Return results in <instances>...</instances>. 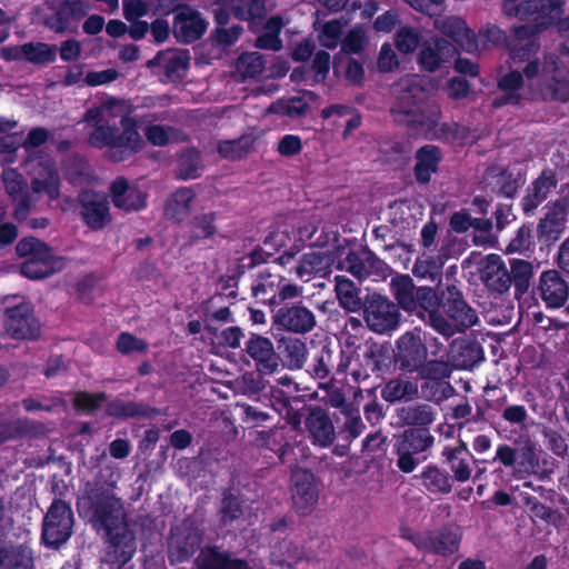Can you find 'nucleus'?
<instances>
[{"label":"nucleus","instance_id":"1","mask_svg":"<svg viewBox=\"0 0 569 569\" xmlns=\"http://www.w3.org/2000/svg\"><path fill=\"white\" fill-rule=\"evenodd\" d=\"M83 121L94 127L88 137V143L94 148H110L111 157L121 161L138 152L143 140L129 118L124 102L109 98L99 106L89 108Z\"/></svg>","mask_w":569,"mask_h":569},{"label":"nucleus","instance_id":"2","mask_svg":"<svg viewBox=\"0 0 569 569\" xmlns=\"http://www.w3.org/2000/svg\"><path fill=\"white\" fill-rule=\"evenodd\" d=\"M427 80L417 74L407 76L395 86L396 101L392 112L396 120L416 127L430 138L450 140L455 138L458 127L440 123L439 106L429 102L430 92Z\"/></svg>","mask_w":569,"mask_h":569},{"label":"nucleus","instance_id":"3","mask_svg":"<svg viewBox=\"0 0 569 569\" xmlns=\"http://www.w3.org/2000/svg\"><path fill=\"white\" fill-rule=\"evenodd\" d=\"M90 521L107 535L103 562L121 569L136 551L134 536L127 525L123 503L111 490H99L89 497Z\"/></svg>","mask_w":569,"mask_h":569},{"label":"nucleus","instance_id":"4","mask_svg":"<svg viewBox=\"0 0 569 569\" xmlns=\"http://www.w3.org/2000/svg\"><path fill=\"white\" fill-rule=\"evenodd\" d=\"M443 315L431 316V327L445 337H452L456 332L462 331L478 322L477 312L462 299L461 293L449 287L443 295Z\"/></svg>","mask_w":569,"mask_h":569},{"label":"nucleus","instance_id":"5","mask_svg":"<svg viewBox=\"0 0 569 569\" xmlns=\"http://www.w3.org/2000/svg\"><path fill=\"white\" fill-rule=\"evenodd\" d=\"M527 79L539 76L537 93L542 99L568 101L569 81L562 76L557 57L548 54L541 66L539 61H530L523 69Z\"/></svg>","mask_w":569,"mask_h":569},{"label":"nucleus","instance_id":"6","mask_svg":"<svg viewBox=\"0 0 569 569\" xmlns=\"http://www.w3.org/2000/svg\"><path fill=\"white\" fill-rule=\"evenodd\" d=\"M513 448L508 445H500L497 448L496 460L505 467L513 468L517 475H533L539 468V456L541 450L533 440L528 437L519 438Z\"/></svg>","mask_w":569,"mask_h":569},{"label":"nucleus","instance_id":"7","mask_svg":"<svg viewBox=\"0 0 569 569\" xmlns=\"http://www.w3.org/2000/svg\"><path fill=\"white\" fill-rule=\"evenodd\" d=\"M560 0H506L503 10L508 16L532 19L538 29L543 28L562 13Z\"/></svg>","mask_w":569,"mask_h":569},{"label":"nucleus","instance_id":"8","mask_svg":"<svg viewBox=\"0 0 569 569\" xmlns=\"http://www.w3.org/2000/svg\"><path fill=\"white\" fill-rule=\"evenodd\" d=\"M427 358L426 335L421 329L415 328L399 337L396 343L395 362L400 370L416 372Z\"/></svg>","mask_w":569,"mask_h":569},{"label":"nucleus","instance_id":"9","mask_svg":"<svg viewBox=\"0 0 569 569\" xmlns=\"http://www.w3.org/2000/svg\"><path fill=\"white\" fill-rule=\"evenodd\" d=\"M73 525L72 512L69 506L56 500L43 520L42 541L48 546H59L71 536Z\"/></svg>","mask_w":569,"mask_h":569},{"label":"nucleus","instance_id":"10","mask_svg":"<svg viewBox=\"0 0 569 569\" xmlns=\"http://www.w3.org/2000/svg\"><path fill=\"white\" fill-rule=\"evenodd\" d=\"M365 320L372 331L385 333L398 326L399 311L387 298L372 295L366 302Z\"/></svg>","mask_w":569,"mask_h":569},{"label":"nucleus","instance_id":"11","mask_svg":"<svg viewBox=\"0 0 569 569\" xmlns=\"http://www.w3.org/2000/svg\"><path fill=\"white\" fill-rule=\"evenodd\" d=\"M81 217L92 230H101L111 222L108 199L102 193L86 191L80 196Z\"/></svg>","mask_w":569,"mask_h":569},{"label":"nucleus","instance_id":"12","mask_svg":"<svg viewBox=\"0 0 569 569\" xmlns=\"http://www.w3.org/2000/svg\"><path fill=\"white\" fill-rule=\"evenodd\" d=\"M207 27L208 22L198 11L184 7L174 16L172 32L177 41L190 43L201 38Z\"/></svg>","mask_w":569,"mask_h":569},{"label":"nucleus","instance_id":"13","mask_svg":"<svg viewBox=\"0 0 569 569\" xmlns=\"http://www.w3.org/2000/svg\"><path fill=\"white\" fill-rule=\"evenodd\" d=\"M461 536L459 527H447L440 531L419 537L416 545L421 550L449 556L458 551Z\"/></svg>","mask_w":569,"mask_h":569},{"label":"nucleus","instance_id":"14","mask_svg":"<svg viewBox=\"0 0 569 569\" xmlns=\"http://www.w3.org/2000/svg\"><path fill=\"white\" fill-rule=\"evenodd\" d=\"M479 274L485 286L492 292L503 293L511 284V276L499 254H488L479 263Z\"/></svg>","mask_w":569,"mask_h":569},{"label":"nucleus","instance_id":"15","mask_svg":"<svg viewBox=\"0 0 569 569\" xmlns=\"http://www.w3.org/2000/svg\"><path fill=\"white\" fill-rule=\"evenodd\" d=\"M33 323L32 309L28 303H19L6 309L4 328L13 339H34Z\"/></svg>","mask_w":569,"mask_h":569},{"label":"nucleus","instance_id":"16","mask_svg":"<svg viewBox=\"0 0 569 569\" xmlns=\"http://www.w3.org/2000/svg\"><path fill=\"white\" fill-rule=\"evenodd\" d=\"M538 290L549 308L562 307L569 297V283L557 270H547L540 274Z\"/></svg>","mask_w":569,"mask_h":569},{"label":"nucleus","instance_id":"17","mask_svg":"<svg viewBox=\"0 0 569 569\" xmlns=\"http://www.w3.org/2000/svg\"><path fill=\"white\" fill-rule=\"evenodd\" d=\"M19 403L0 405V445L27 436L32 425L18 415Z\"/></svg>","mask_w":569,"mask_h":569},{"label":"nucleus","instance_id":"18","mask_svg":"<svg viewBox=\"0 0 569 569\" xmlns=\"http://www.w3.org/2000/svg\"><path fill=\"white\" fill-rule=\"evenodd\" d=\"M110 196L114 207L124 211H138L146 207V192L123 178H117L112 182Z\"/></svg>","mask_w":569,"mask_h":569},{"label":"nucleus","instance_id":"19","mask_svg":"<svg viewBox=\"0 0 569 569\" xmlns=\"http://www.w3.org/2000/svg\"><path fill=\"white\" fill-rule=\"evenodd\" d=\"M292 500L298 511H309L318 500V490L312 473L306 470H296L291 477Z\"/></svg>","mask_w":569,"mask_h":569},{"label":"nucleus","instance_id":"20","mask_svg":"<svg viewBox=\"0 0 569 569\" xmlns=\"http://www.w3.org/2000/svg\"><path fill=\"white\" fill-rule=\"evenodd\" d=\"M274 322L283 329L305 333L310 331L316 325V318L312 311L302 306L281 308L274 316Z\"/></svg>","mask_w":569,"mask_h":569},{"label":"nucleus","instance_id":"21","mask_svg":"<svg viewBox=\"0 0 569 569\" xmlns=\"http://www.w3.org/2000/svg\"><path fill=\"white\" fill-rule=\"evenodd\" d=\"M2 180L7 193L17 202L16 217L26 218L30 209V198L26 179L17 169L9 168L3 170Z\"/></svg>","mask_w":569,"mask_h":569},{"label":"nucleus","instance_id":"22","mask_svg":"<svg viewBox=\"0 0 569 569\" xmlns=\"http://www.w3.org/2000/svg\"><path fill=\"white\" fill-rule=\"evenodd\" d=\"M306 427L316 445L328 447L336 439L332 421L322 408L316 407L310 411L306 419Z\"/></svg>","mask_w":569,"mask_h":569},{"label":"nucleus","instance_id":"23","mask_svg":"<svg viewBox=\"0 0 569 569\" xmlns=\"http://www.w3.org/2000/svg\"><path fill=\"white\" fill-rule=\"evenodd\" d=\"M435 27L453 39L463 50L468 52L477 50L478 44L475 34L462 19L458 17L440 18L435 21Z\"/></svg>","mask_w":569,"mask_h":569},{"label":"nucleus","instance_id":"24","mask_svg":"<svg viewBox=\"0 0 569 569\" xmlns=\"http://www.w3.org/2000/svg\"><path fill=\"white\" fill-rule=\"evenodd\" d=\"M247 352L257 361L259 371L272 373L278 368L273 345L268 338L253 336L247 345Z\"/></svg>","mask_w":569,"mask_h":569},{"label":"nucleus","instance_id":"25","mask_svg":"<svg viewBox=\"0 0 569 569\" xmlns=\"http://www.w3.org/2000/svg\"><path fill=\"white\" fill-rule=\"evenodd\" d=\"M442 456L457 481L466 482L470 479L472 468L469 461V450L463 441H460L456 447H446Z\"/></svg>","mask_w":569,"mask_h":569},{"label":"nucleus","instance_id":"26","mask_svg":"<svg viewBox=\"0 0 569 569\" xmlns=\"http://www.w3.org/2000/svg\"><path fill=\"white\" fill-rule=\"evenodd\" d=\"M154 62L163 68L169 79L176 80L184 76L189 67L190 56L187 50H168L160 52L154 58Z\"/></svg>","mask_w":569,"mask_h":569},{"label":"nucleus","instance_id":"27","mask_svg":"<svg viewBox=\"0 0 569 569\" xmlns=\"http://www.w3.org/2000/svg\"><path fill=\"white\" fill-rule=\"evenodd\" d=\"M419 393L416 379L398 377L389 380L381 390V397L388 402L412 400Z\"/></svg>","mask_w":569,"mask_h":569},{"label":"nucleus","instance_id":"28","mask_svg":"<svg viewBox=\"0 0 569 569\" xmlns=\"http://www.w3.org/2000/svg\"><path fill=\"white\" fill-rule=\"evenodd\" d=\"M196 569H250L239 559H231L228 555L214 548H208L200 552L196 559Z\"/></svg>","mask_w":569,"mask_h":569},{"label":"nucleus","instance_id":"29","mask_svg":"<svg viewBox=\"0 0 569 569\" xmlns=\"http://www.w3.org/2000/svg\"><path fill=\"white\" fill-rule=\"evenodd\" d=\"M199 532H190L187 536L176 531L169 542V557L172 562H181L189 558L200 546Z\"/></svg>","mask_w":569,"mask_h":569},{"label":"nucleus","instance_id":"30","mask_svg":"<svg viewBox=\"0 0 569 569\" xmlns=\"http://www.w3.org/2000/svg\"><path fill=\"white\" fill-rule=\"evenodd\" d=\"M0 136V153L7 154V161L13 162L17 150L24 146L29 152V158L32 157L36 149V127L31 128L24 139L23 133H7Z\"/></svg>","mask_w":569,"mask_h":569},{"label":"nucleus","instance_id":"31","mask_svg":"<svg viewBox=\"0 0 569 569\" xmlns=\"http://www.w3.org/2000/svg\"><path fill=\"white\" fill-rule=\"evenodd\" d=\"M567 206L559 201L552 204L539 223V230L547 240H556L565 229Z\"/></svg>","mask_w":569,"mask_h":569},{"label":"nucleus","instance_id":"32","mask_svg":"<svg viewBox=\"0 0 569 569\" xmlns=\"http://www.w3.org/2000/svg\"><path fill=\"white\" fill-rule=\"evenodd\" d=\"M390 290L398 305L406 311L417 309V290L409 276H397L391 279Z\"/></svg>","mask_w":569,"mask_h":569},{"label":"nucleus","instance_id":"33","mask_svg":"<svg viewBox=\"0 0 569 569\" xmlns=\"http://www.w3.org/2000/svg\"><path fill=\"white\" fill-rule=\"evenodd\" d=\"M440 160L439 149L435 146H425L417 151V163L415 174L418 181L428 182L433 172L437 171Z\"/></svg>","mask_w":569,"mask_h":569},{"label":"nucleus","instance_id":"34","mask_svg":"<svg viewBox=\"0 0 569 569\" xmlns=\"http://www.w3.org/2000/svg\"><path fill=\"white\" fill-rule=\"evenodd\" d=\"M194 193L189 188H181L170 196L166 202V216L180 221L188 217L191 210Z\"/></svg>","mask_w":569,"mask_h":569},{"label":"nucleus","instance_id":"35","mask_svg":"<svg viewBox=\"0 0 569 569\" xmlns=\"http://www.w3.org/2000/svg\"><path fill=\"white\" fill-rule=\"evenodd\" d=\"M485 180L492 188L493 191L502 193L507 197H512L522 180L519 176L512 177L511 173L503 171L499 168H491L486 172Z\"/></svg>","mask_w":569,"mask_h":569},{"label":"nucleus","instance_id":"36","mask_svg":"<svg viewBox=\"0 0 569 569\" xmlns=\"http://www.w3.org/2000/svg\"><path fill=\"white\" fill-rule=\"evenodd\" d=\"M455 47L447 40H437L435 48H425L420 53V62L429 71L436 70L442 62L453 57Z\"/></svg>","mask_w":569,"mask_h":569},{"label":"nucleus","instance_id":"37","mask_svg":"<svg viewBox=\"0 0 569 569\" xmlns=\"http://www.w3.org/2000/svg\"><path fill=\"white\" fill-rule=\"evenodd\" d=\"M256 141L257 138L248 133L234 140L219 142L217 150L226 159L238 160L253 151Z\"/></svg>","mask_w":569,"mask_h":569},{"label":"nucleus","instance_id":"38","mask_svg":"<svg viewBox=\"0 0 569 569\" xmlns=\"http://www.w3.org/2000/svg\"><path fill=\"white\" fill-rule=\"evenodd\" d=\"M556 187V180L551 173H542L528 189L523 198V208L531 211L537 208Z\"/></svg>","mask_w":569,"mask_h":569},{"label":"nucleus","instance_id":"39","mask_svg":"<svg viewBox=\"0 0 569 569\" xmlns=\"http://www.w3.org/2000/svg\"><path fill=\"white\" fill-rule=\"evenodd\" d=\"M433 442L432 436L425 429H411L406 431L398 442L397 451L420 453L427 450Z\"/></svg>","mask_w":569,"mask_h":569},{"label":"nucleus","instance_id":"40","mask_svg":"<svg viewBox=\"0 0 569 569\" xmlns=\"http://www.w3.org/2000/svg\"><path fill=\"white\" fill-rule=\"evenodd\" d=\"M331 259L321 251H310L302 256L296 268L299 278L309 281L311 276L326 270Z\"/></svg>","mask_w":569,"mask_h":569},{"label":"nucleus","instance_id":"41","mask_svg":"<svg viewBox=\"0 0 569 569\" xmlns=\"http://www.w3.org/2000/svg\"><path fill=\"white\" fill-rule=\"evenodd\" d=\"M522 76L518 71H511L503 76L499 81V88L503 96L493 101V106L517 104L520 101L518 90L522 87Z\"/></svg>","mask_w":569,"mask_h":569},{"label":"nucleus","instance_id":"42","mask_svg":"<svg viewBox=\"0 0 569 569\" xmlns=\"http://www.w3.org/2000/svg\"><path fill=\"white\" fill-rule=\"evenodd\" d=\"M336 293L340 306L351 312L358 311L361 308V300L359 297L358 289L355 283L343 277H336Z\"/></svg>","mask_w":569,"mask_h":569},{"label":"nucleus","instance_id":"43","mask_svg":"<svg viewBox=\"0 0 569 569\" xmlns=\"http://www.w3.org/2000/svg\"><path fill=\"white\" fill-rule=\"evenodd\" d=\"M64 259L44 243L38 242V279L46 278L62 270Z\"/></svg>","mask_w":569,"mask_h":569},{"label":"nucleus","instance_id":"44","mask_svg":"<svg viewBox=\"0 0 569 569\" xmlns=\"http://www.w3.org/2000/svg\"><path fill=\"white\" fill-rule=\"evenodd\" d=\"M41 193L50 199H57L59 196V176L49 160L38 163V197Z\"/></svg>","mask_w":569,"mask_h":569},{"label":"nucleus","instance_id":"45","mask_svg":"<svg viewBox=\"0 0 569 569\" xmlns=\"http://www.w3.org/2000/svg\"><path fill=\"white\" fill-rule=\"evenodd\" d=\"M108 415L128 418V417H151L157 413L156 409H152L143 403H137L132 401L114 400L109 403L107 409Z\"/></svg>","mask_w":569,"mask_h":569},{"label":"nucleus","instance_id":"46","mask_svg":"<svg viewBox=\"0 0 569 569\" xmlns=\"http://www.w3.org/2000/svg\"><path fill=\"white\" fill-rule=\"evenodd\" d=\"M308 108L309 106L303 97H291L274 101L268 108V112L296 119L305 116Z\"/></svg>","mask_w":569,"mask_h":569},{"label":"nucleus","instance_id":"47","mask_svg":"<svg viewBox=\"0 0 569 569\" xmlns=\"http://www.w3.org/2000/svg\"><path fill=\"white\" fill-rule=\"evenodd\" d=\"M236 16L252 23L260 22L266 12L263 0H229Z\"/></svg>","mask_w":569,"mask_h":569},{"label":"nucleus","instance_id":"48","mask_svg":"<svg viewBox=\"0 0 569 569\" xmlns=\"http://www.w3.org/2000/svg\"><path fill=\"white\" fill-rule=\"evenodd\" d=\"M422 485L433 493L449 492L451 489L450 478L437 467L428 466L420 475Z\"/></svg>","mask_w":569,"mask_h":569},{"label":"nucleus","instance_id":"49","mask_svg":"<svg viewBox=\"0 0 569 569\" xmlns=\"http://www.w3.org/2000/svg\"><path fill=\"white\" fill-rule=\"evenodd\" d=\"M402 421L411 426H427L435 420V415L430 406L418 405L403 408L400 411Z\"/></svg>","mask_w":569,"mask_h":569},{"label":"nucleus","instance_id":"50","mask_svg":"<svg viewBox=\"0 0 569 569\" xmlns=\"http://www.w3.org/2000/svg\"><path fill=\"white\" fill-rule=\"evenodd\" d=\"M318 30L319 43L328 49H335L342 36L343 24L335 19L321 24Z\"/></svg>","mask_w":569,"mask_h":569},{"label":"nucleus","instance_id":"51","mask_svg":"<svg viewBox=\"0 0 569 569\" xmlns=\"http://www.w3.org/2000/svg\"><path fill=\"white\" fill-rule=\"evenodd\" d=\"M284 356L290 368H302L306 357L307 347L305 342L298 338H289L284 340Z\"/></svg>","mask_w":569,"mask_h":569},{"label":"nucleus","instance_id":"52","mask_svg":"<svg viewBox=\"0 0 569 569\" xmlns=\"http://www.w3.org/2000/svg\"><path fill=\"white\" fill-rule=\"evenodd\" d=\"M0 57L6 61L27 60L36 63V42L31 41L22 46H7L0 49Z\"/></svg>","mask_w":569,"mask_h":569},{"label":"nucleus","instance_id":"53","mask_svg":"<svg viewBox=\"0 0 569 569\" xmlns=\"http://www.w3.org/2000/svg\"><path fill=\"white\" fill-rule=\"evenodd\" d=\"M264 68L262 56L258 52L242 54L237 62V70L242 77L253 78L259 76Z\"/></svg>","mask_w":569,"mask_h":569},{"label":"nucleus","instance_id":"54","mask_svg":"<svg viewBox=\"0 0 569 569\" xmlns=\"http://www.w3.org/2000/svg\"><path fill=\"white\" fill-rule=\"evenodd\" d=\"M200 154L196 150H187L179 159V174L182 179H194L201 170Z\"/></svg>","mask_w":569,"mask_h":569},{"label":"nucleus","instance_id":"55","mask_svg":"<svg viewBox=\"0 0 569 569\" xmlns=\"http://www.w3.org/2000/svg\"><path fill=\"white\" fill-rule=\"evenodd\" d=\"M416 372H418L421 379L441 380L451 375V367L443 360H426Z\"/></svg>","mask_w":569,"mask_h":569},{"label":"nucleus","instance_id":"56","mask_svg":"<svg viewBox=\"0 0 569 569\" xmlns=\"http://www.w3.org/2000/svg\"><path fill=\"white\" fill-rule=\"evenodd\" d=\"M428 312V322L431 326V316L442 315L439 310V299L431 288L422 287L417 290V307Z\"/></svg>","mask_w":569,"mask_h":569},{"label":"nucleus","instance_id":"57","mask_svg":"<svg viewBox=\"0 0 569 569\" xmlns=\"http://www.w3.org/2000/svg\"><path fill=\"white\" fill-rule=\"evenodd\" d=\"M368 38L361 26H355L343 39L342 50L350 53H359L367 44Z\"/></svg>","mask_w":569,"mask_h":569},{"label":"nucleus","instance_id":"58","mask_svg":"<svg viewBox=\"0 0 569 569\" xmlns=\"http://www.w3.org/2000/svg\"><path fill=\"white\" fill-rule=\"evenodd\" d=\"M338 268L350 272L359 280L365 279L368 274L366 264L356 252H348L346 258L338 263Z\"/></svg>","mask_w":569,"mask_h":569},{"label":"nucleus","instance_id":"59","mask_svg":"<svg viewBox=\"0 0 569 569\" xmlns=\"http://www.w3.org/2000/svg\"><path fill=\"white\" fill-rule=\"evenodd\" d=\"M442 267L440 259L422 254L413 266V273L419 278L432 277Z\"/></svg>","mask_w":569,"mask_h":569},{"label":"nucleus","instance_id":"60","mask_svg":"<svg viewBox=\"0 0 569 569\" xmlns=\"http://www.w3.org/2000/svg\"><path fill=\"white\" fill-rule=\"evenodd\" d=\"M117 349L123 355H129L131 352H144L148 349V345L143 340L138 339L128 332H123L118 337Z\"/></svg>","mask_w":569,"mask_h":569},{"label":"nucleus","instance_id":"61","mask_svg":"<svg viewBox=\"0 0 569 569\" xmlns=\"http://www.w3.org/2000/svg\"><path fill=\"white\" fill-rule=\"evenodd\" d=\"M511 274L515 280L516 287L520 289L528 288V281L532 276L531 263L525 260H512L511 262Z\"/></svg>","mask_w":569,"mask_h":569},{"label":"nucleus","instance_id":"62","mask_svg":"<svg viewBox=\"0 0 569 569\" xmlns=\"http://www.w3.org/2000/svg\"><path fill=\"white\" fill-rule=\"evenodd\" d=\"M419 43L418 33L410 28H401L397 33L396 44L401 52L413 51Z\"/></svg>","mask_w":569,"mask_h":569},{"label":"nucleus","instance_id":"63","mask_svg":"<svg viewBox=\"0 0 569 569\" xmlns=\"http://www.w3.org/2000/svg\"><path fill=\"white\" fill-rule=\"evenodd\" d=\"M106 400L104 393L79 392L74 397V406L84 411H93Z\"/></svg>","mask_w":569,"mask_h":569},{"label":"nucleus","instance_id":"64","mask_svg":"<svg viewBox=\"0 0 569 569\" xmlns=\"http://www.w3.org/2000/svg\"><path fill=\"white\" fill-rule=\"evenodd\" d=\"M3 562H0L2 569H31V558L24 557L22 553H6L2 555Z\"/></svg>","mask_w":569,"mask_h":569}]
</instances>
